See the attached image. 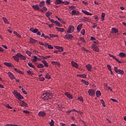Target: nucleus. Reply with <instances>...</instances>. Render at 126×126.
<instances>
[{"instance_id": "24", "label": "nucleus", "mask_w": 126, "mask_h": 126, "mask_svg": "<svg viewBox=\"0 0 126 126\" xmlns=\"http://www.w3.org/2000/svg\"><path fill=\"white\" fill-rule=\"evenodd\" d=\"M77 76H78V77H81L82 78H86V74H78L77 75Z\"/></svg>"}, {"instance_id": "60", "label": "nucleus", "mask_w": 126, "mask_h": 126, "mask_svg": "<svg viewBox=\"0 0 126 126\" xmlns=\"http://www.w3.org/2000/svg\"><path fill=\"white\" fill-rule=\"evenodd\" d=\"M91 41H95V40H96V38L92 36L91 37Z\"/></svg>"}, {"instance_id": "53", "label": "nucleus", "mask_w": 126, "mask_h": 126, "mask_svg": "<svg viewBox=\"0 0 126 126\" xmlns=\"http://www.w3.org/2000/svg\"><path fill=\"white\" fill-rule=\"evenodd\" d=\"M14 70L15 71H17V72H18L19 73H21V71L20 70L16 68H14Z\"/></svg>"}, {"instance_id": "1", "label": "nucleus", "mask_w": 126, "mask_h": 126, "mask_svg": "<svg viewBox=\"0 0 126 126\" xmlns=\"http://www.w3.org/2000/svg\"><path fill=\"white\" fill-rule=\"evenodd\" d=\"M44 96L43 97V100H51L53 97V94L50 93H45L43 94Z\"/></svg>"}, {"instance_id": "31", "label": "nucleus", "mask_w": 126, "mask_h": 126, "mask_svg": "<svg viewBox=\"0 0 126 126\" xmlns=\"http://www.w3.org/2000/svg\"><path fill=\"white\" fill-rule=\"evenodd\" d=\"M96 97H97V98H99V97L101 96V92H100V91H96Z\"/></svg>"}, {"instance_id": "30", "label": "nucleus", "mask_w": 126, "mask_h": 126, "mask_svg": "<svg viewBox=\"0 0 126 126\" xmlns=\"http://www.w3.org/2000/svg\"><path fill=\"white\" fill-rule=\"evenodd\" d=\"M57 31H59V32H63L64 31V29L62 28H56Z\"/></svg>"}, {"instance_id": "41", "label": "nucleus", "mask_w": 126, "mask_h": 126, "mask_svg": "<svg viewBox=\"0 0 126 126\" xmlns=\"http://www.w3.org/2000/svg\"><path fill=\"white\" fill-rule=\"evenodd\" d=\"M45 77L47 79H51V75L49 73H46Z\"/></svg>"}, {"instance_id": "6", "label": "nucleus", "mask_w": 126, "mask_h": 126, "mask_svg": "<svg viewBox=\"0 0 126 126\" xmlns=\"http://www.w3.org/2000/svg\"><path fill=\"white\" fill-rule=\"evenodd\" d=\"M88 93L90 96H94L95 95V90L94 89H90L88 91Z\"/></svg>"}, {"instance_id": "4", "label": "nucleus", "mask_w": 126, "mask_h": 126, "mask_svg": "<svg viewBox=\"0 0 126 126\" xmlns=\"http://www.w3.org/2000/svg\"><path fill=\"white\" fill-rule=\"evenodd\" d=\"M74 31V27H73V26L70 25L68 29H67V32L68 33H72V32H73Z\"/></svg>"}, {"instance_id": "39", "label": "nucleus", "mask_w": 126, "mask_h": 126, "mask_svg": "<svg viewBox=\"0 0 126 126\" xmlns=\"http://www.w3.org/2000/svg\"><path fill=\"white\" fill-rule=\"evenodd\" d=\"M51 14H52V12H51V11H48V12L46 13L45 15H46V16H47V17H49L50 16Z\"/></svg>"}, {"instance_id": "5", "label": "nucleus", "mask_w": 126, "mask_h": 126, "mask_svg": "<svg viewBox=\"0 0 126 126\" xmlns=\"http://www.w3.org/2000/svg\"><path fill=\"white\" fill-rule=\"evenodd\" d=\"M92 49H93V51L94 52H99V47H98L96 44H92Z\"/></svg>"}, {"instance_id": "55", "label": "nucleus", "mask_w": 126, "mask_h": 126, "mask_svg": "<svg viewBox=\"0 0 126 126\" xmlns=\"http://www.w3.org/2000/svg\"><path fill=\"white\" fill-rule=\"evenodd\" d=\"M39 44L40 45H41V46H44V47H46V44H44V43L41 42V41H39Z\"/></svg>"}, {"instance_id": "22", "label": "nucleus", "mask_w": 126, "mask_h": 126, "mask_svg": "<svg viewBox=\"0 0 126 126\" xmlns=\"http://www.w3.org/2000/svg\"><path fill=\"white\" fill-rule=\"evenodd\" d=\"M32 62H36L37 61H40V58H37V57L36 56H33V58L32 59Z\"/></svg>"}, {"instance_id": "37", "label": "nucleus", "mask_w": 126, "mask_h": 126, "mask_svg": "<svg viewBox=\"0 0 126 126\" xmlns=\"http://www.w3.org/2000/svg\"><path fill=\"white\" fill-rule=\"evenodd\" d=\"M49 36H50V38H58V35H57L50 34Z\"/></svg>"}, {"instance_id": "12", "label": "nucleus", "mask_w": 126, "mask_h": 126, "mask_svg": "<svg viewBox=\"0 0 126 126\" xmlns=\"http://www.w3.org/2000/svg\"><path fill=\"white\" fill-rule=\"evenodd\" d=\"M86 68L88 69V71H92V65L90 64H88L86 65Z\"/></svg>"}, {"instance_id": "26", "label": "nucleus", "mask_w": 126, "mask_h": 126, "mask_svg": "<svg viewBox=\"0 0 126 126\" xmlns=\"http://www.w3.org/2000/svg\"><path fill=\"white\" fill-rule=\"evenodd\" d=\"M61 3H63V0H55V4H61Z\"/></svg>"}, {"instance_id": "49", "label": "nucleus", "mask_w": 126, "mask_h": 126, "mask_svg": "<svg viewBox=\"0 0 126 126\" xmlns=\"http://www.w3.org/2000/svg\"><path fill=\"white\" fill-rule=\"evenodd\" d=\"M26 54H27V55H28V56H29L30 57H31V55H32V53H31V52H30L29 51H27Z\"/></svg>"}, {"instance_id": "38", "label": "nucleus", "mask_w": 126, "mask_h": 126, "mask_svg": "<svg viewBox=\"0 0 126 126\" xmlns=\"http://www.w3.org/2000/svg\"><path fill=\"white\" fill-rule=\"evenodd\" d=\"M105 15H106V14L104 13H102L101 15V20L102 21H104L105 20Z\"/></svg>"}, {"instance_id": "20", "label": "nucleus", "mask_w": 126, "mask_h": 126, "mask_svg": "<svg viewBox=\"0 0 126 126\" xmlns=\"http://www.w3.org/2000/svg\"><path fill=\"white\" fill-rule=\"evenodd\" d=\"M4 64H5V65L6 66H10V67H13V64H12L11 63L5 62L4 63Z\"/></svg>"}, {"instance_id": "21", "label": "nucleus", "mask_w": 126, "mask_h": 126, "mask_svg": "<svg viewBox=\"0 0 126 126\" xmlns=\"http://www.w3.org/2000/svg\"><path fill=\"white\" fill-rule=\"evenodd\" d=\"M82 25H83V24H80L77 26V30L78 32H80V31L81 30V27H82Z\"/></svg>"}, {"instance_id": "15", "label": "nucleus", "mask_w": 126, "mask_h": 126, "mask_svg": "<svg viewBox=\"0 0 126 126\" xmlns=\"http://www.w3.org/2000/svg\"><path fill=\"white\" fill-rule=\"evenodd\" d=\"M30 31H31V32H32V33H37L38 31H39L38 29H34L33 28H31L30 29Z\"/></svg>"}, {"instance_id": "35", "label": "nucleus", "mask_w": 126, "mask_h": 126, "mask_svg": "<svg viewBox=\"0 0 126 126\" xmlns=\"http://www.w3.org/2000/svg\"><path fill=\"white\" fill-rule=\"evenodd\" d=\"M44 65L42 63H39L37 65V67L38 68H43L44 67Z\"/></svg>"}, {"instance_id": "51", "label": "nucleus", "mask_w": 126, "mask_h": 126, "mask_svg": "<svg viewBox=\"0 0 126 126\" xmlns=\"http://www.w3.org/2000/svg\"><path fill=\"white\" fill-rule=\"evenodd\" d=\"M62 3H63V4L67 5V4H69V2H68V1H63Z\"/></svg>"}, {"instance_id": "25", "label": "nucleus", "mask_w": 126, "mask_h": 126, "mask_svg": "<svg viewBox=\"0 0 126 126\" xmlns=\"http://www.w3.org/2000/svg\"><path fill=\"white\" fill-rule=\"evenodd\" d=\"M19 57L17 56V54L13 56V59L15 60L16 62H19Z\"/></svg>"}, {"instance_id": "56", "label": "nucleus", "mask_w": 126, "mask_h": 126, "mask_svg": "<svg viewBox=\"0 0 126 126\" xmlns=\"http://www.w3.org/2000/svg\"><path fill=\"white\" fill-rule=\"evenodd\" d=\"M92 27L93 28H96V27H97V24H96V23H94Z\"/></svg>"}, {"instance_id": "36", "label": "nucleus", "mask_w": 126, "mask_h": 126, "mask_svg": "<svg viewBox=\"0 0 126 126\" xmlns=\"http://www.w3.org/2000/svg\"><path fill=\"white\" fill-rule=\"evenodd\" d=\"M55 23L56 26H58L59 27H62V25H61V24L59 22H58V21H55Z\"/></svg>"}, {"instance_id": "43", "label": "nucleus", "mask_w": 126, "mask_h": 126, "mask_svg": "<svg viewBox=\"0 0 126 126\" xmlns=\"http://www.w3.org/2000/svg\"><path fill=\"white\" fill-rule=\"evenodd\" d=\"M54 124H55V122L53 119H51V122L49 123V125H50V126H53Z\"/></svg>"}, {"instance_id": "7", "label": "nucleus", "mask_w": 126, "mask_h": 126, "mask_svg": "<svg viewBox=\"0 0 126 126\" xmlns=\"http://www.w3.org/2000/svg\"><path fill=\"white\" fill-rule=\"evenodd\" d=\"M64 38H65V39H66L67 40H69V39L70 40H71L73 38V35H72V34H66L64 36Z\"/></svg>"}, {"instance_id": "8", "label": "nucleus", "mask_w": 126, "mask_h": 126, "mask_svg": "<svg viewBox=\"0 0 126 126\" xmlns=\"http://www.w3.org/2000/svg\"><path fill=\"white\" fill-rule=\"evenodd\" d=\"M46 115L47 113H46V112L44 111H40L38 113L39 117H42L43 118H44V117H46Z\"/></svg>"}, {"instance_id": "61", "label": "nucleus", "mask_w": 126, "mask_h": 126, "mask_svg": "<svg viewBox=\"0 0 126 126\" xmlns=\"http://www.w3.org/2000/svg\"><path fill=\"white\" fill-rule=\"evenodd\" d=\"M40 81H44V80H45V78L41 77L39 78Z\"/></svg>"}, {"instance_id": "13", "label": "nucleus", "mask_w": 126, "mask_h": 126, "mask_svg": "<svg viewBox=\"0 0 126 126\" xmlns=\"http://www.w3.org/2000/svg\"><path fill=\"white\" fill-rule=\"evenodd\" d=\"M71 64L73 67H75L76 68H78V64L76 63L75 62L72 61Z\"/></svg>"}, {"instance_id": "42", "label": "nucleus", "mask_w": 126, "mask_h": 126, "mask_svg": "<svg viewBox=\"0 0 126 126\" xmlns=\"http://www.w3.org/2000/svg\"><path fill=\"white\" fill-rule=\"evenodd\" d=\"M109 56L110 57H111V58H112L113 59H114V60H115V61H117V60L118 59L117 58V57H116L115 56L112 55V54H109Z\"/></svg>"}, {"instance_id": "32", "label": "nucleus", "mask_w": 126, "mask_h": 126, "mask_svg": "<svg viewBox=\"0 0 126 126\" xmlns=\"http://www.w3.org/2000/svg\"><path fill=\"white\" fill-rule=\"evenodd\" d=\"M81 82L85 84V85H89V83L85 80L82 79Z\"/></svg>"}, {"instance_id": "45", "label": "nucleus", "mask_w": 126, "mask_h": 126, "mask_svg": "<svg viewBox=\"0 0 126 126\" xmlns=\"http://www.w3.org/2000/svg\"><path fill=\"white\" fill-rule=\"evenodd\" d=\"M78 100L79 101H80V102H84L83 98L82 96L78 97Z\"/></svg>"}, {"instance_id": "29", "label": "nucleus", "mask_w": 126, "mask_h": 126, "mask_svg": "<svg viewBox=\"0 0 126 126\" xmlns=\"http://www.w3.org/2000/svg\"><path fill=\"white\" fill-rule=\"evenodd\" d=\"M2 19L4 22V23H5V24H9V23L8 22V20H7V19H6V18L3 17Z\"/></svg>"}, {"instance_id": "50", "label": "nucleus", "mask_w": 126, "mask_h": 126, "mask_svg": "<svg viewBox=\"0 0 126 126\" xmlns=\"http://www.w3.org/2000/svg\"><path fill=\"white\" fill-rule=\"evenodd\" d=\"M27 72H28V74H30V75H33V74H34V73L30 70L27 71Z\"/></svg>"}, {"instance_id": "44", "label": "nucleus", "mask_w": 126, "mask_h": 126, "mask_svg": "<svg viewBox=\"0 0 126 126\" xmlns=\"http://www.w3.org/2000/svg\"><path fill=\"white\" fill-rule=\"evenodd\" d=\"M100 102L102 104L103 107H106V104H105V102L104 101V100L101 99Z\"/></svg>"}, {"instance_id": "34", "label": "nucleus", "mask_w": 126, "mask_h": 126, "mask_svg": "<svg viewBox=\"0 0 126 126\" xmlns=\"http://www.w3.org/2000/svg\"><path fill=\"white\" fill-rule=\"evenodd\" d=\"M119 56L121 58H125V57L126 56V54L123 52H121L119 54Z\"/></svg>"}, {"instance_id": "48", "label": "nucleus", "mask_w": 126, "mask_h": 126, "mask_svg": "<svg viewBox=\"0 0 126 126\" xmlns=\"http://www.w3.org/2000/svg\"><path fill=\"white\" fill-rule=\"evenodd\" d=\"M22 103L23 104V105L25 106V107H27V106H28V104H27V103H26V102H25V101H22Z\"/></svg>"}, {"instance_id": "16", "label": "nucleus", "mask_w": 126, "mask_h": 126, "mask_svg": "<svg viewBox=\"0 0 126 126\" xmlns=\"http://www.w3.org/2000/svg\"><path fill=\"white\" fill-rule=\"evenodd\" d=\"M55 48L57 49V50H59V52H63V48L61 46H55Z\"/></svg>"}, {"instance_id": "57", "label": "nucleus", "mask_w": 126, "mask_h": 126, "mask_svg": "<svg viewBox=\"0 0 126 126\" xmlns=\"http://www.w3.org/2000/svg\"><path fill=\"white\" fill-rule=\"evenodd\" d=\"M81 33H82L83 35H84V34H85V30L84 29H83L81 31Z\"/></svg>"}, {"instance_id": "2", "label": "nucleus", "mask_w": 126, "mask_h": 126, "mask_svg": "<svg viewBox=\"0 0 126 126\" xmlns=\"http://www.w3.org/2000/svg\"><path fill=\"white\" fill-rule=\"evenodd\" d=\"M13 93L14 96L18 97L17 99H18V100H23V99H24V97H23V96L21 95L20 93L16 92V91H14Z\"/></svg>"}, {"instance_id": "40", "label": "nucleus", "mask_w": 126, "mask_h": 126, "mask_svg": "<svg viewBox=\"0 0 126 126\" xmlns=\"http://www.w3.org/2000/svg\"><path fill=\"white\" fill-rule=\"evenodd\" d=\"M29 66H30V67H32V68H35V66L34 65H33V64H32V63H28Z\"/></svg>"}, {"instance_id": "23", "label": "nucleus", "mask_w": 126, "mask_h": 126, "mask_svg": "<svg viewBox=\"0 0 126 126\" xmlns=\"http://www.w3.org/2000/svg\"><path fill=\"white\" fill-rule=\"evenodd\" d=\"M45 47H47L48 49H51V50L54 49V47L51 45L49 44V43H45Z\"/></svg>"}, {"instance_id": "59", "label": "nucleus", "mask_w": 126, "mask_h": 126, "mask_svg": "<svg viewBox=\"0 0 126 126\" xmlns=\"http://www.w3.org/2000/svg\"><path fill=\"white\" fill-rule=\"evenodd\" d=\"M71 112H72V110H69V111H67L66 114H67V116L69 115V114H70V113H71Z\"/></svg>"}, {"instance_id": "11", "label": "nucleus", "mask_w": 126, "mask_h": 126, "mask_svg": "<svg viewBox=\"0 0 126 126\" xmlns=\"http://www.w3.org/2000/svg\"><path fill=\"white\" fill-rule=\"evenodd\" d=\"M7 74L11 79H15V77L14 75H13V73L11 72H8Z\"/></svg>"}, {"instance_id": "54", "label": "nucleus", "mask_w": 126, "mask_h": 126, "mask_svg": "<svg viewBox=\"0 0 126 126\" xmlns=\"http://www.w3.org/2000/svg\"><path fill=\"white\" fill-rule=\"evenodd\" d=\"M82 22H85V21H87V18L84 17V19L81 20Z\"/></svg>"}, {"instance_id": "17", "label": "nucleus", "mask_w": 126, "mask_h": 126, "mask_svg": "<svg viewBox=\"0 0 126 126\" xmlns=\"http://www.w3.org/2000/svg\"><path fill=\"white\" fill-rule=\"evenodd\" d=\"M37 42V40L33 38H31L30 39V44H34V43H36Z\"/></svg>"}, {"instance_id": "28", "label": "nucleus", "mask_w": 126, "mask_h": 126, "mask_svg": "<svg viewBox=\"0 0 126 126\" xmlns=\"http://www.w3.org/2000/svg\"><path fill=\"white\" fill-rule=\"evenodd\" d=\"M56 17L57 18V19H58V20H59V21H60V22H62L63 24H65V22H64L63 20L60 18V17H58L57 16H56Z\"/></svg>"}, {"instance_id": "46", "label": "nucleus", "mask_w": 126, "mask_h": 126, "mask_svg": "<svg viewBox=\"0 0 126 126\" xmlns=\"http://www.w3.org/2000/svg\"><path fill=\"white\" fill-rule=\"evenodd\" d=\"M107 67L110 71L112 70V67H111V65H110V64H107Z\"/></svg>"}, {"instance_id": "19", "label": "nucleus", "mask_w": 126, "mask_h": 126, "mask_svg": "<svg viewBox=\"0 0 126 126\" xmlns=\"http://www.w3.org/2000/svg\"><path fill=\"white\" fill-rule=\"evenodd\" d=\"M112 33H119V30L116 28H112L111 29Z\"/></svg>"}, {"instance_id": "58", "label": "nucleus", "mask_w": 126, "mask_h": 126, "mask_svg": "<svg viewBox=\"0 0 126 126\" xmlns=\"http://www.w3.org/2000/svg\"><path fill=\"white\" fill-rule=\"evenodd\" d=\"M23 112L25 114H30V112L27 110H23Z\"/></svg>"}, {"instance_id": "3", "label": "nucleus", "mask_w": 126, "mask_h": 126, "mask_svg": "<svg viewBox=\"0 0 126 126\" xmlns=\"http://www.w3.org/2000/svg\"><path fill=\"white\" fill-rule=\"evenodd\" d=\"M114 70L116 73H118V74H124V72L122 69H118V67H114Z\"/></svg>"}, {"instance_id": "62", "label": "nucleus", "mask_w": 126, "mask_h": 126, "mask_svg": "<svg viewBox=\"0 0 126 126\" xmlns=\"http://www.w3.org/2000/svg\"><path fill=\"white\" fill-rule=\"evenodd\" d=\"M110 100H111V101H113V102H118V101L117 100H116L115 99H114V98H110Z\"/></svg>"}, {"instance_id": "14", "label": "nucleus", "mask_w": 126, "mask_h": 126, "mask_svg": "<svg viewBox=\"0 0 126 126\" xmlns=\"http://www.w3.org/2000/svg\"><path fill=\"white\" fill-rule=\"evenodd\" d=\"M65 96H66V97H67V98H68V99H73V97H72V95L71 94H69V93L68 92H66L65 93Z\"/></svg>"}, {"instance_id": "18", "label": "nucleus", "mask_w": 126, "mask_h": 126, "mask_svg": "<svg viewBox=\"0 0 126 126\" xmlns=\"http://www.w3.org/2000/svg\"><path fill=\"white\" fill-rule=\"evenodd\" d=\"M82 11L83 12V13H84L86 15H90V16L92 15V14L91 13L88 12L85 10H82Z\"/></svg>"}, {"instance_id": "47", "label": "nucleus", "mask_w": 126, "mask_h": 126, "mask_svg": "<svg viewBox=\"0 0 126 126\" xmlns=\"http://www.w3.org/2000/svg\"><path fill=\"white\" fill-rule=\"evenodd\" d=\"M76 13V10H73L71 11V15H75Z\"/></svg>"}, {"instance_id": "63", "label": "nucleus", "mask_w": 126, "mask_h": 126, "mask_svg": "<svg viewBox=\"0 0 126 126\" xmlns=\"http://www.w3.org/2000/svg\"><path fill=\"white\" fill-rule=\"evenodd\" d=\"M51 57V56H47L45 57V58H44V60H47V59H50V58Z\"/></svg>"}, {"instance_id": "27", "label": "nucleus", "mask_w": 126, "mask_h": 126, "mask_svg": "<svg viewBox=\"0 0 126 126\" xmlns=\"http://www.w3.org/2000/svg\"><path fill=\"white\" fill-rule=\"evenodd\" d=\"M42 63L44 65V66H46V67H48V66H49V65L48 64V63H47V61H46V60L42 61Z\"/></svg>"}, {"instance_id": "64", "label": "nucleus", "mask_w": 126, "mask_h": 126, "mask_svg": "<svg viewBox=\"0 0 126 126\" xmlns=\"http://www.w3.org/2000/svg\"><path fill=\"white\" fill-rule=\"evenodd\" d=\"M49 27H50V28H52V27H53V26H54V24H49L48 25Z\"/></svg>"}, {"instance_id": "10", "label": "nucleus", "mask_w": 126, "mask_h": 126, "mask_svg": "<svg viewBox=\"0 0 126 126\" xmlns=\"http://www.w3.org/2000/svg\"><path fill=\"white\" fill-rule=\"evenodd\" d=\"M32 7L33 9H34V10H39V9H40V6L38 4H36L35 5H33L32 6Z\"/></svg>"}, {"instance_id": "52", "label": "nucleus", "mask_w": 126, "mask_h": 126, "mask_svg": "<svg viewBox=\"0 0 126 126\" xmlns=\"http://www.w3.org/2000/svg\"><path fill=\"white\" fill-rule=\"evenodd\" d=\"M6 126H17V125L15 124H6Z\"/></svg>"}, {"instance_id": "33", "label": "nucleus", "mask_w": 126, "mask_h": 126, "mask_svg": "<svg viewBox=\"0 0 126 126\" xmlns=\"http://www.w3.org/2000/svg\"><path fill=\"white\" fill-rule=\"evenodd\" d=\"M44 5H45V1H40L39 6H40V7H42Z\"/></svg>"}, {"instance_id": "9", "label": "nucleus", "mask_w": 126, "mask_h": 126, "mask_svg": "<svg viewBox=\"0 0 126 126\" xmlns=\"http://www.w3.org/2000/svg\"><path fill=\"white\" fill-rule=\"evenodd\" d=\"M17 56L18 57V58H20V60H26V58L20 53H17Z\"/></svg>"}]
</instances>
